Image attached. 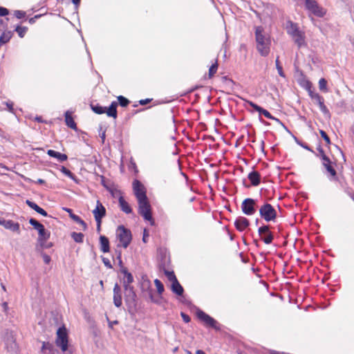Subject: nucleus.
Returning <instances> with one entry per match:
<instances>
[{
	"instance_id": "4be33fe9",
	"label": "nucleus",
	"mask_w": 354,
	"mask_h": 354,
	"mask_svg": "<svg viewBox=\"0 0 354 354\" xmlns=\"http://www.w3.org/2000/svg\"><path fill=\"white\" fill-rule=\"evenodd\" d=\"M47 154L52 158L57 159L61 162L66 160L68 158L65 153H62L53 149L48 150Z\"/></svg>"
},
{
	"instance_id": "cd10ccee",
	"label": "nucleus",
	"mask_w": 354,
	"mask_h": 354,
	"mask_svg": "<svg viewBox=\"0 0 354 354\" xmlns=\"http://www.w3.org/2000/svg\"><path fill=\"white\" fill-rule=\"evenodd\" d=\"M120 272L124 274V282H126L127 283H132L133 282V277L131 272L128 271V270L125 267H122V269H120Z\"/></svg>"
},
{
	"instance_id": "e2e57ef3",
	"label": "nucleus",
	"mask_w": 354,
	"mask_h": 354,
	"mask_svg": "<svg viewBox=\"0 0 354 354\" xmlns=\"http://www.w3.org/2000/svg\"><path fill=\"white\" fill-rule=\"evenodd\" d=\"M118 324V322L117 320H115L113 322H109V327L111 328H113V326L114 324Z\"/></svg>"
},
{
	"instance_id": "423d86ee",
	"label": "nucleus",
	"mask_w": 354,
	"mask_h": 354,
	"mask_svg": "<svg viewBox=\"0 0 354 354\" xmlns=\"http://www.w3.org/2000/svg\"><path fill=\"white\" fill-rule=\"evenodd\" d=\"M56 345L59 347L63 352L68 349V333L64 326L59 327L57 331Z\"/></svg>"
},
{
	"instance_id": "69168bd1",
	"label": "nucleus",
	"mask_w": 354,
	"mask_h": 354,
	"mask_svg": "<svg viewBox=\"0 0 354 354\" xmlns=\"http://www.w3.org/2000/svg\"><path fill=\"white\" fill-rule=\"evenodd\" d=\"M115 252H116V258H117V259H118V260H120V259H122V257H121V256H122L121 252H120V251H117V250H116V251H115Z\"/></svg>"
},
{
	"instance_id": "4c0bfd02",
	"label": "nucleus",
	"mask_w": 354,
	"mask_h": 354,
	"mask_svg": "<svg viewBox=\"0 0 354 354\" xmlns=\"http://www.w3.org/2000/svg\"><path fill=\"white\" fill-rule=\"evenodd\" d=\"M118 104L119 103L120 105L122 107H126L128 106V104H129V100L126 98L125 97L122 96V95H120L118 97Z\"/></svg>"
},
{
	"instance_id": "1a4fd4ad",
	"label": "nucleus",
	"mask_w": 354,
	"mask_h": 354,
	"mask_svg": "<svg viewBox=\"0 0 354 354\" xmlns=\"http://www.w3.org/2000/svg\"><path fill=\"white\" fill-rule=\"evenodd\" d=\"M196 315L198 318L203 321L207 326L212 327L216 330H220L218 322L203 310L198 309L196 312Z\"/></svg>"
},
{
	"instance_id": "f257e3e1",
	"label": "nucleus",
	"mask_w": 354,
	"mask_h": 354,
	"mask_svg": "<svg viewBox=\"0 0 354 354\" xmlns=\"http://www.w3.org/2000/svg\"><path fill=\"white\" fill-rule=\"evenodd\" d=\"M263 29L261 26H258L255 29V37L257 41V48L262 56H267L270 52V40L263 34Z\"/></svg>"
},
{
	"instance_id": "9d476101",
	"label": "nucleus",
	"mask_w": 354,
	"mask_h": 354,
	"mask_svg": "<svg viewBox=\"0 0 354 354\" xmlns=\"http://www.w3.org/2000/svg\"><path fill=\"white\" fill-rule=\"evenodd\" d=\"M258 232L262 241L266 244H270L273 239L274 236L270 230V226L268 225H263L258 229Z\"/></svg>"
},
{
	"instance_id": "72a5a7b5",
	"label": "nucleus",
	"mask_w": 354,
	"mask_h": 354,
	"mask_svg": "<svg viewBox=\"0 0 354 354\" xmlns=\"http://www.w3.org/2000/svg\"><path fill=\"white\" fill-rule=\"evenodd\" d=\"M295 44H297V45L300 48L302 45L304 44L305 43V40H304V37L302 34V32L297 35L295 37H292Z\"/></svg>"
},
{
	"instance_id": "f8f14e48",
	"label": "nucleus",
	"mask_w": 354,
	"mask_h": 354,
	"mask_svg": "<svg viewBox=\"0 0 354 354\" xmlns=\"http://www.w3.org/2000/svg\"><path fill=\"white\" fill-rule=\"evenodd\" d=\"M322 165L326 169V171L330 174V178H329L330 180H335L337 177V171L333 166V162L330 160V158L327 156H323V159L322 160Z\"/></svg>"
},
{
	"instance_id": "f3484780",
	"label": "nucleus",
	"mask_w": 354,
	"mask_h": 354,
	"mask_svg": "<svg viewBox=\"0 0 354 354\" xmlns=\"http://www.w3.org/2000/svg\"><path fill=\"white\" fill-rule=\"evenodd\" d=\"M113 304L118 308H120L122 304L121 288L117 283L113 287Z\"/></svg>"
},
{
	"instance_id": "2eb2a0df",
	"label": "nucleus",
	"mask_w": 354,
	"mask_h": 354,
	"mask_svg": "<svg viewBox=\"0 0 354 354\" xmlns=\"http://www.w3.org/2000/svg\"><path fill=\"white\" fill-rule=\"evenodd\" d=\"M93 214L94 216L95 221H102V218L106 216V208L101 203L100 201L96 203V207L93 210Z\"/></svg>"
},
{
	"instance_id": "680f3d73",
	"label": "nucleus",
	"mask_w": 354,
	"mask_h": 354,
	"mask_svg": "<svg viewBox=\"0 0 354 354\" xmlns=\"http://www.w3.org/2000/svg\"><path fill=\"white\" fill-rule=\"evenodd\" d=\"M148 236V234L147 232V230L146 229L144 230V233H143V237H142V241L143 242L146 243L147 242V237Z\"/></svg>"
},
{
	"instance_id": "774afa93",
	"label": "nucleus",
	"mask_w": 354,
	"mask_h": 354,
	"mask_svg": "<svg viewBox=\"0 0 354 354\" xmlns=\"http://www.w3.org/2000/svg\"><path fill=\"white\" fill-rule=\"evenodd\" d=\"M39 17H40L39 15H36V16H35V17H32V18H30V19H29V23H30V24H33V23L35 22V19L36 18Z\"/></svg>"
},
{
	"instance_id": "0e129e2a",
	"label": "nucleus",
	"mask_w": 354,
	"mask_h": 354,
	"mask_svg": "<svg viewBox=\"0 0 354 354\" xmlns=\"http://www.w3.org/2000/svg\"><path fill=\"white\" fill-rule=\"evenodd\" d=\"M96 224H97V231L100 232L101 230L102 221H96Z\"/></svg>"
},
{
	"instance_id": "864d4df0",
	"label": "nucleus",
	"mask_w": 354,
	"mask_h": 354,
	"mask_svg": "<svg viewBox=\"0 0 354 354\" xmlns=\"http://www.w3.org/2000/svg\"><path fill=\"white\" fill-rule=\"evenodd\" d=\"M52 348H53V345L51 344H50L49 342H44L43 344H42L41 350L42 351L46 350V349L50 350Z\"/></svg>"
},
{
	"instance_id": "13d9d810",
	"label": "nucleus",
	"mask_w": 354,
	"mask_h": 354,
	"mask_svg": "<svg viewBox=\"0 0 354 354\" xmlns=\"http://www.w3.org/2000/svg\"><path fill=\"white\" fill-rule=\"evenodd\" d=\"M152 100V99H150V98H147V99H144V100H140L139 101V104L140 105H146L147 104L149 103Z\"/></svg>"
},
{
	"instance_id": "412c9836",
	"label": "nucleus",
	"mask_w": 354,
	"mask_h": 354,
	"mask_svg": "<svg viewBox=\"0 0 354 354\" xmlns=\"http://www.w3.org/2000/svg\"><path fill=\"white\" fill-rule=\"evenodd\" d=\"M100 250L104 253H107L110 251L109 241L105 236L101 235L100 236Z\"/></svg>"
},
{
	"instance_id": "7c9ffc66",
	"label": "nucleus",
	"mask_w": 354,
	"mask_h": 354,
	"mask_svg": "<svg viewBox=\"0 0 354 354\" xmlns=\"http://www.w3.org/2000/svg\"><path fill=\"white\" fill-rule=\"evenodd\" d=\"M150 288H151L150 281L148 279H144L142 284V290L146 289V290H149V297H150L151 301L154 302L153 295H152V290Z\"/></svg>"
},
{
	"instance_id": "4468645a",
	"label": "nucleus",
	"mask_w": 354,
	"mask_h": 354,
	"mask_svg": "<svg viewBox=\"0 0 354 354\" xmlns=\"http://www.w3.org/2000/svg\"><path fill=\"white\" fill-rule=\"evenodd\" d=\"M133 188L134 194L137 200H140L147 197L146 192L145 191L144 187L138 180H135L133 181Z\"/></svg>"
},
{
	"instance_id": "de8ad7c7",
	"label": "nucleus",
	"mask_w": 354,
	"mask_h": 354,
	"mask_svg": "<svg viewBox=\"0 0 354 354\" xmlns=\"http://www.w3.org/2000/svg\"><path fill=\"white\" fill-rule=\"evenodd\" d=\"M14 15L17 19H22V18H24L26 17V12L22 11V10H15V12H14Z\"/></svg>"
},
{
	"instance_id": "a211bd4d",
	"label": "nucleus",
	"mask_w": 354,
	"mask_h": 354,
	"mask_svg": "<svg viewBox=\"0 0 354 354\" xmlns=\"http://www.w3.org/2000/svg\"><path fill=\"white\" fill-rule=\"evenodd\" d=\"M0 224L3 225L6 229L10 230L12 232H19V224L11 220H3L0 221Z\"/></svg>"
},
{
	"instance_id": "0eeeda50",
	"label": "nucleus",
	"mask_w": 354,
	"mask_h": 354,
	"mask_svg": "<svg viewBox=\"0 0 354 354\" xmlns=\"http://www.w3.org/2000/svg\"><path fill=\"white\" fill-rule=\"evenodd\" d=\"M257 201L247 198L244 199L241 203V210L243 213L247 216H252L257 212Z\"/></svg>"
},
{
	"instance_id": "5701e85b",
	"label": "nucleus",
	"mask_w": 354,
	"mask_h": 354,
	"mask_svg": "<svg viewBox=\"0 0 354 354\" xmlns=\"http://www.w3.org/2000/svg\"><path fill=\"white\" fill-rule=\"evenodd\" d=\"M248 178L250 180L251 184L253 186H257L260 184L261 177L259 172L256 171H252L250 173H249Z\"/></svg>"
},
{
	"instance_id": "8fccbe9b",
	"label": "nucleus",
	"mask_w": 354,
	"mask_h": 354,
	"mask_svg": "<svg viewBox=\"0 0 354 354\" xmlns=\"http://www.w3.org/2000/svg\"><path fill=\"white\" fill-rule=\"evenodd\" d=\"M41 257L43 258L44 263L46 264H49L51 261L50 257L44 252H41Z\"/></svg>"
},
{
	"instance_id": "6ab92c4d",
	"label": "nucleus",
	"mask_w": 354,
	"mask_h": 354,
	"mask_svg": "<svg viewBox=\"0 0 354 354\" xmlns=\"http://www.w3.org/2000/svg\"><path fill=\"white\" fill-rule=\"evenodd\" d=\"M286 30L288 34H289L292 37L301 32L299 30L297 25L292 21L287 22Z\"/></svg>"
},
{
	"instance_id": "c756f323",
	"label": "nucleus",
	"mask_w": 354,
	"mask_h": 354,
	"mask_svg": "<svg viewBox=\"0 0 354 354\" xmlns=\"http://www.w3.org/2000/svg\"><path fill=\"white\" fill-rule=\"evenodd\" d=\"M12 32L11 31H5L0 36V46L8 43L12 38Z\"/></svg>"
},
{
	"instance_id": "bb28decb",
	"label": "nucleus",
	"mask_w": 354,
	"mask_h": 354,
	"mask_svg": "<svg viewBox=\"0 0 354 354\" xmlns=\"http://www.w3.org/2000/svg\"><path fill=\"white\" fill-rule=\"evenodd\" d=\"M171 289L174 293L178 296L183 295L184 289L178 280L171 283Z\"/></svg>"
},
{
	"instance_id": "ea45409f",
	"label": "nucleus",
	"mask_w": 354,
	"mask_h": 354,
	"mask_svg": "<svg viewBox=\"0 0 354 354\" xmlns=\"http://www.w3.org/2000/svg\"><path fill=\"white\" fill-rule=\"evenodd\" d=\"M154 283L156 286L157 291H158V294L161 295L164 292V290H165L162 283L159 279H156L154 280Z\"/></svg>"
},
{
	"instance_id": "aec40b11",
	"label": "nucleus",
	"mask_w": 354,
	"mask_h": 354,
	"mask_svg": "<svg viewBox=\"0 0 354 354\" xmlns=\"http://www.w3.org/2000/svg\"><path fill=\"white\" fill-rule=\"evenodd\" d=\"M26 203L28 207H30L31 209H34L35 212L40 214L41 215L46 217L48 216L47 212L44 210L43 208L40 207L39 205H37L35 202L31 201L30 200H26Z\"/></svg>"
},
{
	"instance_id": "9b49d317",
	"label": "nucleus",
	"mask_w": 354,
	"mask_h": 354,
	"mask_svg": "<svg viewBox=\"0 0 354 354\" xmlns=\"http://www.w3.org/2000/svg\"><path fill=\"white\" fill-rule=\"evenodd\" d=\"M246 103H248L252 108H253L260 115H263L266 118H267L268 119L275 120L276 122H277L278 123L281 124V125H283L284 127L283 124L278 118L272 115L271 113L266 109H264L261 106L257 105L254 102L250 101V100H246Z\"/></svg>"
},
{
	"instance_id": "58836bf2",
	"label": "nucleus",
	"mask_w": 354,
	"mask_h": 354,
	"mask_svg": "<svg viewBox=\"0 0 354 354\" xmlns=\"http://www.w3.org/2000/svg\"><path fill=\"white\" fill-rule=\"evenodd\" d=\"M165 274L167 276L168 280L173 283L174 281L178 280L174 272L173 271H169L165 270Z\"/></svg>"
},
{
	"instance_id": "c85d7f7f",
	"label": "nucleus",
	"mask_w": 354,
	"mask_h": 354,
	"mask_svg": "<svg viewBox=\"0 0 354 354\" xmlns=\"http://www.w3.org/2000/svg\"><path fill=\"white\" fill-rule=\"evenodd\" d=\"M64 116H65V122H66V124L73 129H75L77 128V125H76V123L75 122L73 118H72L70 112L68 111H67L65 114H64Z\"/></svg>"
},
{
	"instance_id": "b1692460",
	"label": "nucleus",
	"mask_w": 354,
	"mask_h": 354,
	"mask_svg": "<svg viewBox=\"0 0 354 354\" xmlns=\"http://www.w3.org/2000/svg\"><path fill=\"white\" fill-rule=\"evenodd\" d=\"M118 102L115 101H113L111 102V105L108 109L105 110V113L107 114L109 117H113V118H117V107H118Z\"/></svg>"
},
{
	"instance_id": "dca6fc26",
	"label": "nucleus",
	"mask_w": 354,
	"mask_h": 354,
	"mask_svg": "<svg viewBox=\"0 0 354 354\" xmlns=\"http://www.w3.org/2000/svg\"><path fill=\"white\" fill-rule=\"evenodd\" d=\"M234 225L238 231L243 232L250 225V221L244 216H239L234 221Z\"/></svg>"
},
{
	"instance_id": "338daca9",
	"label": "nucleus",
	"mask_w": 354,
	"mask_h": 354,
	"mask_svg": "<svg viewBox=\"0 0 354 354\" xmlns=\"http://www.w3.org/2000/svg\"><path fill=\"white\" fill-rule=\"evenodd\" d=\"M72 2L76 7H78L80 3V0H72Z\"/></svg>"
},
{
	"instance_id": "09e8293b",
	"label": "nucleus",
	"mask_w": 354,
	"mask_h": 354,
	"mask_svg": "<svg viewBox=\"0 0 354 354\" xmlns=\"http://www.w3.org/2000/svg\"><path fill=\"white\" fill-rule=\"evenodd\" d=\"M4 104L6 105L9 112H10L12 113H15V110H14V108H13V102H12L7 101V102H4Z\"/></svg>"
},
{
	"instance_id": "7ed1b4c3",
	"label": "nucleus",
	"mask_w": 354,
	"mask_h": 354,
	"mask_svg": "<svg viewBox=\"0 0 354 354\" xmlns=\"http://www.w3.org/2000/svg\"><path fill=\"white\" fill-rule=\"evenodd\" d=\"M29 223L38 232V243L39 244H43L42 243L44 241H47L50 236V232L48 230H46L44 227V226L40 223L39 221H37L35 218H30L29 219Z\"/></svg>"
},
{
	"instance_id": "603ef678",
	"label": "nucleus",
	"mask_w": 354,
	"mask_h": 354,
	"mask_svg": "<svg viewBox=\"0 0 354 354\" xmlns=\"http://www.w3.org/2000/svg\"><path fill=\"white\" fill-rule=\"evenodd\" d=\"M8 14H9V10L7 8L0 6V16L1 17H5V16L8 15Z\"/></svg>"
},
{
	"instance_id": "393cba45",
	"label": "nucleus",
	"mask_w": 354,
	"mask_h": 354,
	"mask_svg": "<svg viewBox=\"0 0 354 354\" xmlns=\"http://www.w3.org/2000/svg\"><path fill=\"white\" fill-rule=\"evenodd\" d=\"M119 205L122 212L126 214H131L132 212V209L129 204L124 200L122 196L119 198Z\"/></svg>"
},
{
	"instance_id": "3c124183",
	"label": "nucleus",
	"mask_w": 354,
	"mask_h": 354,
	"mask_svg": "<svg viewBox=\"0 0 354 354\" xmlns=\"http://www.w3.org/2000/svg\"><path fill=\"white\" fill-rule=\"evenodd\" d=\"M318 153L315 154L316 156L319 157L321 160L323 159V156H326L324 153V149L322 148L321 146H319L317 147Z\"/></svg>"
},
{
	"instance_id": "ddd939ff",
	"label": "nucleus",
	"mask_w": 354,
	"mask_h": 354,
	"mask_svg": "<svg viewBox=\"0 0 354 354\" xmlns=\"http://www.w3.org/2000/svg\"><path fill=\"white\" fill-rule=\"evenodd\" d=\"M124 299L129 308H135L137 305V295L134 288L124 292Z\"/></svg>"
},
{
	"instance_id": "a19ab883",
	"label": "nucleus",
	"mask_w": 354,
	"mask_h": 354,
	"mask_svg": "<svg viewBox=\"0 0 354 354\" xmlns=\"http://www.w3.org/2000/svg\"><path fill=\"white\" fill-rule=\"evenodd\" d=\"M319 88L324 92H327V81L324 78H321L319 81Z\"/></svg>"
},
{
	"instance_id": "6e6552de",
	"label": "nucleus",
	"mask_w": 354,
	"mask_h": 354,
	"mask_svg": "<svg viewBox=\"0 0 354 354\" xmlns=\"http://www.w3.org/2000/svg\"><path fill=\"white\" fill-rule=\"evenodd\" d=\"M306 8L313 15L322 17L326 14L324 8L320 7L316 0H305Z\"/></svg>"
},
{
	"instance_id": "f704fd0d",
	"label": "nucleus",
	"mask_w": 354,
	"mask_h": 354,
	"mask_svg": "<svg viewBox=\"0 0 354 354\" xmlns=\"http://www.w3.org/2000/svg\"><path fill=\"white\" fill-rule=\"evenodd\" d=\"M92 110L97 114H102L105 113V110L106 109V107L102 106L99 104L95 105H91Z\"/></svg>"
},
{
	"instance_id": "a18cd8bd",
	"label": "nucleus",
	"mask_w": 354,
	"mask_h": 354,
	"mask_svg": "<svg viewBox=\"0 0 354 354\" xmlns=\"http://www.w3.org/2000/svg\"><path fill=\"white\" fill-rule=\"evenodd\" d=\"M319 109L320 111L325 115H328V117L330 116V111L328 110V109L326 106V105L324 104V102H323L322 104H319Z\"/></svg>"
},
{
	"instance_id": "49530a36",
	"label": "nucleus",
	"mask_w": 354,
	"mask_h": 354,
	"mask_svg": "<svg viewBox=\"0 0 354 354\" xmlns=\"http://www.w3.org/2000/svg\"><path fill=\"white\" fill-rule=\"evenodd\" d=\"M319 133L322 138L326 141L328 145L330 144V140L327 133L324 130H319Z\"/></svg>"
},
{
	"instance_id": "052dcab7",
	"label": "nucleus",
	"mask_w": 354,
	"mask_h": 354,
	"mask_svg": "<svg viewBox=\"0 0 354 354\" xmlns=\"http://www.w3.org/2000/svg\"><path fill=\"white\" fill-rule=\"evenodd\" d=\"M100 137L102 139V142L104 143L105 138H106L105 131H102V133H100Z\"/></svg>"
},
{
	"instance_id": "a878e982",
	"label": "nucleus",
	"mask_w": 354,
	"mask_h": 354,
	"mask_svg": "<svg viewBox=\"0 0 354 354\" xmlns=\"http://www.w3.org/2000/svg\"><path fill=\"white\" fill-rule=\"evenodd\" d=\"M308 90L309 96L310 97L312 100L315 103H316L318 106H319V104H321L323 102H324V97L322 95H320L317 93H314L313 91H312L310 90V87H309V88Z\"/></svg>"
},
{
	"instance_id": "c03bdc74",
	"label": "nucleus",
	"mask_w": 354,
	"mask_h": 354,
	"mask_svg": "<svg viewBox=\"0 0 354 354\" xmlns=\"http://www.w3.org/2000/svg\"><path fill=\"white\" fill-rule=\"evenodd\" d=\"M276 68L277 69L278 73L281 77H285V74L283 71L282 66L279 64V57H277L275 60Z\"/></svg>"
},
{
	"instance_id": "79ce46f5",
	"label": "nucleus",
	"mask_w": 354,
	"mask_h": 354,
	"mask_svg": "<svg viewBox=\"0 0 354 354\" xmlns=\"http://www.w3.org/2000/svg\"><path fill=\"white\" fill-rule=\"evenodd\" d=\"M217 68H218V64L217 62H216L214 64H213L209 69V77H212V76H214V75L216 73L217 71Z\"/></svg>"
},
{
	"instance_id": "e433bc0d",
	"label": "nucleus",
	"mask_w": 354,
	"mask_h": 354,
	"mask_svg": "<svg viewBox=\"0 0 354 354\" xmlns=\"http://www.w3.org/2000/svg\"><path fill=\"white\" fill-rule=\"evenodd\" d=\"M28 30L27 27L17 26L15 28V31L17 32L19 37L23 38Z\"/></svg>"
},
{
	"instance_id": "39448f33",
	"label": "nucleus",
	"mask_w": 354,
	"mask_h": 354,
	"mask_svg": "<svg viewBox=\"0 0 354 354\" xmlns=\"http://www.w3.org/2000/svg\"><path fill=\"white\" fill-rule=\"evenodd\" d=\"M117 236L118 237L122 247L124 248H127L129 246L132 239L131 231L124 225L118 226L117 229Z\"/></svg>"
},
{
	"instance_id": "4d7b16f0",
	"label": "nucleus",
	"mask_w": 354,
	"mask_h": 354,
	"mask_svg": "<svg viewBox=\"0 0 354 354\" xmlns=\"http://www.w3.org/2000/svg\"><path fill=\"white\" fill-rule=\"evenodd\" d=\"M181 317L185 323H188L191 320L189 316L184 313H181Z\"/></svg>"
},
{
	"instance_id": "473e14b6",
	"label": "nucleus",
	"mask_w": 354,
	"mask_h": 354,
	"mask_svg": "<svg viewBox=\"0 0 354 354\" xmlns=\"http://www.w3.org/2000/svg\"><path fill=\"white\" fill-rule=\"evenodd\" d=\"M84 234L82 232H73L71 233V237L76 243H82L84 241Z\"/></svg>"
},
{
	"instance_id": "f03ea898",
	"label": "nucleus",
	"mask_w": 354,
	"mask_h": 354,
	"mask_svg": "<svg viewBox=\"0 0 354 354\" xmlns=\"http://www.w3.org/2000/svg\"><path fill=\"white\" fill-rule=\"evenodd\" d=\"M138 213L143 217L146 221L150 222L151 225L155 224V221L152 217L151 207L148 201L147 196L138 200Z\"/></svg>"
},
{
	"instance_id": "5fc2aeb1",
	"label": "nucleus",
	"mask_w": 354,
	"mask_h": 354,
	"mask_svg": "<svg viewBox=\"0 0 354 354\" xmlns=\"http://www.w3.org/2000/svg\"><path fill=\"white\" fill-rule=\"evenodd\" d=\"M102 261H103L104 266L106 268H113L110 261L107 258L103 257L102 258Z\"/></svg>"
},
{
	"instance_id": "c9c22d12",
	"label": "nucleus",
	"mask_w": 354,
	"mask_h": 354,
	"mask_svg": "<svg viewBox=\"0 0 354 354\" xmlns=\"http://www.w3.org/2000/svg\"><path fill=\"white\" fill-rule=\"evenodd\" d=\"M70 217L76 223L80 224L83 227V230L86 229V223L77 215H70Z\"/></svg>"
},
{
	"instance_id": "6e6d98bb",
	"label": "nucleus",
	"mask_w": 354,
	"mask_h": 354,
	"mask_svg": "<svg viewBox=\"0 0 354 354\" xmlns=\"http://www.w3.org/2000/svg\"><path fill=\"white\" fill-rule=\"evenodd\" d=\"M122 283H123L124 292L126 291L129 290V289L131 290V289L133 288V286L131 285V283H127L126 282H124V281H122Z\"/></svg>"
},
{
	"instance_id": "bf43d9fd",
	"label": "nucleus",
	"mask_w": 354,
	"mask_h": 354,
	"mask_svg": "<svg viewBox=\"0 0 354 354\" xmlns=\"http://www.w3.org/2000/svg\"><path fill=\"white\" fill-rule=\"evenodd\" d=\"M42 243L43 244H39L42 248H50L53 246L52 243H47L46 241H44Z\"/></svg>"
},
{
	"instance_id": "37998d69",
	"label": "nucleus",
	"mask_w": 354,
	"mask_h": 354,
	"mask_svg": "<svg viewBox=\"0 0 354 354\" xmlns=\"http://www.w3.org/2000/svg\"><path fill=\"white\" fill-rule=\"evenodd\" d=\"M294 138H295V142H297V145H299V146H301L304 149L314 153V151L310 149V147L308 145H306V143L300 141L296 137H294Z\"/></svg>"
},
{
	"instance_id": "2f4dec72",
	"label": "nucleus",
	"mask_w": 354,
	"mask_h": 354,
	"mask_svg": "<svg viewBox=\"0 0 354 354\" xmlns=\"http://www.w3.org/2000/svg\"><path fill=\"white\" fill-rule=\"evenodd\" d=\"M60 171L66 176H68L71 180H74L75 182H77V178L75 176L74 174H73L68 169H67L64 166H62Z\"/></svg>"
},
{
	"instance_id": "20e7f679",
	"label": "nucleus",
	"mask_w": 354,
	"mask_h": 354,
	"mask_svg": "<svg viewBox=\"0 0 354 354\" xmlns=\"http://www.w3.org/2000/svg\"><path fill=\"white\" fill-rule=\"evenodd\" d=\"M260 216L267 222L274 221L277 218V211L273 206L268 203H264L259 208Z\"/></svg>"
}]
</instances>
